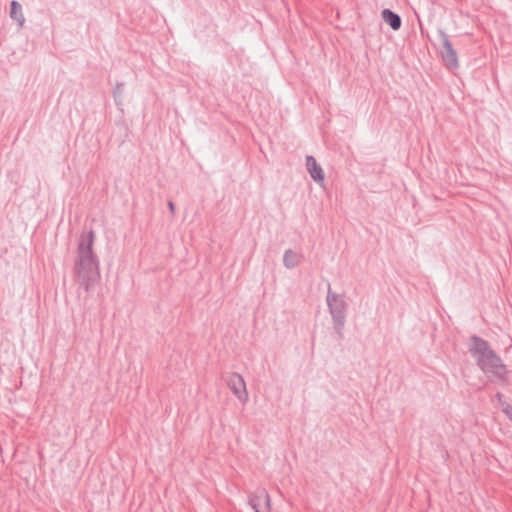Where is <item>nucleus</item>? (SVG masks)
<instances>
[{
	"instance_id": "1",
	"label": "nucleus",
	"mask_w": 512,
	"mask_h": 512,
	"mask_svg": "<svg viewBox=\"0 0 512 512\" xmlns=\"http://www.w3.org/2000/svg\"><path fill=\"white\" fill-rule=\"evenodd\" d=\"M95 233L83 232L78 239L75 274L85 291H91L100 279L99 261L94 253Z\"/></svg>"
},
{
	"instance_id": "2",
	"label": "nucleus",
	"mask_w": 512,
	"mask_h": 512,
	"mask_svg": "<svg viewBox=\"0 0 512 512\" xmlns=\"http://www.w3.org/2000/svg\"><path fill=\"white\" fill-rule=\"evenodd\" d=\"M326 302L332 318L333 327L339 336L342 337L348 311L346 298L342 294L333 292L329 285Z\"/></svg>"
},
{
	"instance_id": "3",
	"label": "nucleus",
	"mask_w": 512,
	"mask_h": 512,
	"mask_svg": "<svg viewBox=\"0 0 512 512\" xmlns=\"http://www.w3.org/2000/svg\"><path fill=\"white\" fill-rule=\"evenodd\" d=\"M469 352L478 365L482 359H486V357L494 351L486 340L478 336H472L469 343Z\"/></svg>"
},
{
	"instance_id": "4",
	"label": "nucleus",
	"mask_w": 512,
	"mask_h": 512,
	"mask_svg": "<svg viewBox=\"0 0 512 512\" xmlns=\"http://www.w3.org/2000/svg\"><path fill=\"white\" fill-rule=\"evenodd\" d=\"M249 505L255 512H270L271 500L265 489H258L249 496Z\"/></svg>"
},
{
	"instance_id": "5",
	"label": "nucleus",
	"mask_w": 512,
	"mask_h": 512,
	"mask_svg": "<svg viewBox=\"0 0 512 512\" xmlns=\"http://www.w3.org/2000/svg\"><path fill=\"white\" fill-rule=\"evenodd\" d=\"M439 36L444 48V52L442 53V58L445 62V64L449 68H456L458 67V57L457 53L454 50L451 41L449 40V36L443 31H439Z\"/></svg>"
},
{
	"instance_id": "6",
	"label": "nucleus",
	"mask_w": 512,
	"mask_h": 512,
	"mask_svg": "<svg viewBox=\"0 0 512 512\" xmlns=\"http://www.w3.org/2000/svg\"><path fill=\"white\" fill-rule=\"evenodd\" d=\"M228 387L231 389L233 394L242 403H246L249 399L246 384L243 377L238 373H233L228 379Z\"/></svg>"
},
{
	"instance_id": "7",
	"label": "nucleus",
	"mask_w": 512,
	"mask_h": 512,
	"mask_svg": "<svg viewBox=\"0 0 512 512\" xmlns=\"http://www.w3.org/2000/svg\"><path fill=\"white\" fill-rule=\"evenodd\" d=\"M491 381L506 384L508 382V370L505 364H503L500 357H497V362L488 366L486 371H483Z\"/></svg>"
},
{
	"instance_id": "8",
	"label": "nucleus",
	"mask_w": 512,
	"mask_h": 512,
	"mask_svg": "<svg viewBox=\"0 0 512 512\" xmlns=\"http://www.w3.org/2000/svg\"><path fill=\"white\" fill-rule=\"evenodd\" d=\"M306 168L310 177L320 186L325 184V174L322 167L317 163L316 159L308 155L306 156Z\"/></svg>"
},
{
	"instance_id": "9",
	"label": "nucleus",
	"mask_w": 512,
	"mask_h": 512,
	"mask_svg": "<svg viewBox=\"0 0 512 512\" xmlns=\"http://www.w3.org/2000/svg\"><path fill=\"white\" fill-rule=\"evenodd\" d=\"M303 260V255L292 250L287 249L283 255V265L287 269H293L297 267Z\"/></svg>"
},
{
	"instance_id": "10",
	"label": "nucleus",
	"mask_w": 512,
	"mask_h": 512,
	"mask_svg": "<svg viewBox=\"0 0 512 512\" xmlns=\"http://www.w3.org/2000/svg\"><path fill=\"white\" fill-rule=\"evenodd\" d=\"M10 17L12 20L17 22L20 28L24 26L25 16L23 14V9L21 4L16 0L11 1L10 3Z\"/></svg>"
},
{
	"instance_id": "11",
	"label": "nucleus",
	"mask_w": 512,
	"mask_h": 512,
	"mask_svg": "<svg viewBox=\"0 0 512 512\" xmlns=\"http://www.w3.org/2000/svg\"><path fill=\"white\" fill-rule=\"evenodd\" d=\"M382 18L393 30H398L401 27L402 21L400 16L390 9L382 11Z\"/></svg>"
},
{
	"instance_id": "12",
	"label": "nucleus",
	"mask_w": 512,
	"mask_h": 512,
	"mask_svg": "<svg viewBox=\"0 0 512 512\" xmlns=\"http://www.w3.org/2000/svg\"><path fill=\"white\" fill-rule=\"evenodd\" d=\"M497 354L495 352L493 353H490L488 355V357H486V359H482L481 362L478 364V366L480 367V369L482 371H486V369L488 368V366L492 365L494 362H497Z\"/></svg>"
},
{
	"instance_id": "13",
	"label": "nucleus",
	"mask_w": 512,
	"mask_h": 512,
	"mask_svg": "<svg viewBox=\"0 0 512 512\" xmlns=\"http://www.w3.org/2000/svg\"><path fill=\"white\" fill-rule=\"evenodd\" d=\"M123 93V84L122 83H117V85L115 86L114 90H113V95H114V98H115V102L117 105H120L122 103L121 100H117V98H120L121 95Z\"/></svg>"
},
{
	"instance_id": "14",
	"label": "nucleus",
	"mask_w": 512,
	"mask_h": 512,
	"mask_svg": "<svg viewBox=\"0 0 512 512\" xmlns=\"http://www.w3.org/2000/svg\"><path fill=\"white\" fill-rule=\"evenodd\" d=\"M502 411L512 421V406L509 403H502Z\"/></svg>"
},
{
	"instance_id": "15",
	"label": "nucleus",
	"mask_w": 512,
	"mask_h": 512,
	"mask_svg": "<svg viewBox=\"0 0 512 512\" xmlns=\"http://www.w3.org/2000/svg\"><path fill=\"white\" fill-rule=\"evenodd\" d=\"M496 398L498 399V402L500 404V406L502 407V403H507L505 400H504V396L502 393L498 392L496 394Z\"/></svg>"
},
{
	"instance_id": "16",
	"label": "nucleus",
	"mask_w": 512,
	"mask_h": 512,
	"mask_svg": "<svg viewBox=\"0 0 512 512\" xmlns=\"http://www.w3.org/2000/svg\"><path fill=\"white\" fill-rule=\"evenodd\" d=\"M168 208L172 214L175 212V205L172 201L168 202Z\"/></svg>"
}]
</instances>
